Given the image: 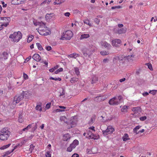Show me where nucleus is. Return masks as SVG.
I'll return each mask as SVG.
<instances>
[{
	"label": "nucleus",
	"instance_id": "nucleus-1",
	"mask_svg": "<svg viewBox=\"0 0 157 157\" xmlns=\"http://www.w3.org/2000/svg\"><path fill=\"white\" fill-rule=\"evenodd\" d=\"M97 48L95 45L90 44L87 48L83 49L82 50V53L86 58H90L94 52L97 50Z\"/></svg>",
	"mask_w": 157,
	"mask_h": 157
},
{
	"label": "nucleus",
	"instance_id": "nucleus-2",
	"mask_svg": "<svg viewBox=\"0 0 157 157\" xmlns=\"http://www.w3.org/2000/svg\"><path fill=\"white\" fill-rule=\"evenodd\" d=\"M11 132L9 128H4L0 131V140L2 141L7 140L10 136Z\"/></svg>",
	"mask_w": 157,
	"mask_h": 157
},
{
	"label": "nucleus",
	"instance_id": "nucleus-3",
	"mask_svg": "<svg viewBox=\"0 0 157 157\" xmlns=\"http://www.w3.org/2000/svg\"><path fill=\"white\" fill-rule=\"evenodd\" d=\"M40 26L38 29V32L41 35L47 36L51 34V31L48 28L45 26L44 23H42V25L40 24Z\"/></svg>",
	"mask_w": 157,
	"mask_h": 157
},
{
	"label": "nucleus",
	"instance_id": "nucleus-4",
	"mask_svg": "<svg viewBox=\"0 0 157 157\" xmlns=\"http://www.w3.org/2000/svg\"><path fill=\"white\" fill-rule=\"evenodd\" d=\"M22 34L20 31L15 32L13 34H10L9 38L11 40L14 42H18L22 38Z\"/></svg>",
	"mask_w": 157,
	"mask_h": 157
},
{
	"label": "nucleus",
	"instance_id": "nucleus-5",
	"mask_svg": "<svg viewBox=\"0 0 157 157\" xmlns=\"http://www.w3.org/2000/svg\"><path fill=\"white\" fill-rule=\"evenodd\" d=\"M73 33L72 32L68 30L64 32L60 38L61 40H70L72 37Z\"/></svg>",
	"mask_w": 157,
	"mask_h": 157
},
{
	"label": "nucleus",
	"instance_id": "nucleus-6",
	"mask_svg": "<svg viewBox=\"0 0 157 157\" xmlns=\"http://www.w3.org/2000/svg\"><path fill=\"white\" fill-rule=\"evenodd\" d=\"M24 94H20L17 95L15 96L13 101V104L15 105L17 103H18L21 100H22L24 98Z\"/></svg>",
	"mask_w": 157,
	"mask_h": 157
},
{
	"label": "nucleus",
	"instance_id": "nucleus-7",
	"mask_svg": "<svg viewBox=\"0 0 157 157\" xmlns=\"http://www.w3.org/2000/svg\"><path fill=\"white\" fill-rule=\"evenodd\" d=\"M78 121V117L75 116L71 117L70 118V122L71 125V127L69 128H72L75 126Z\"/></svg>",
	"mask_w": 157,
	"mask_h": 157
},
{
	"label": "nucleus",
	"instance_id": "nucleus-8",
	"mask_svg": "<svg viewBox=\"0 0 157 157\" xmlns=\"http://www.w3.org/2000/svg\"><path fill=\"white\" fill-rule=\"evenodd\" d=\"M114 130V128L112 126H109L105 130L102 131L103 134L104 135L111 134L113 133Z\"/></svg>",
	"mask_w": 157,
	"mask_h": 157
},
{
	"label": "nucleus",
	"instance_id": "nucleus-9",
	"mask_svg": "<svg viewBox=\"0 0 157 157\" xmlns=\"http://www.w3.org/2000/svg\"><path fill=\"white\" fill-rule=\"evenodd\" d=\"M95 132V130L94 129V126H92L89 127L88 128V130L87 131V133L88 135H89V137L90 138H92L94 139H97V138H94V136L93 135V134L92 133L93 132Z\"/></svg>",
	"mask_w": 157,
	"mask_h": 157
},
{
	"label": "nucleus",
	"instance_id": "nucleus-10",
	"mask_svg": "<svg viewBox=\"0 0 157 157\" xmlns=\"http://www.w3.org/2000/svg\"><path fill=\"white\" fill-rule=\"evenodd\" d=\"M55 17L53 13H47L46 14L45 19L47 21H51L54 19Z\"/></svg>",
	"mask_w": 157,
	"mask_h": 157
},
{
	"label": "nucleus",
	"instance_id": "nucleus-11",
	"mask_svg": "<svg viewBox=\"0 0 157 157\" xmlns=\"http://www.w3.org/2000/svg\"><path fill=\"white\" fill-rule=\"evenodd\" d=\"M109 103L112 105H117L119 104V101H117L116 97H114L109 100Z\"/></svg>",
	"mask_w": 157,
	"mask_h": 157
},
{
	"label": "nucleus",
	"instance_id": "nucleus-12",
	"mask_svg": "<svg viewBox=\"0 0 157 157\" xmlns=\"http://www.w3.org/2000/svg\"><path fill=\"white\" fill-rule=\"evenodd\" d=\"M121 42V41L120 40L116 39L112 41V44L113 46L117 47L119 46L118 44H120Z\"/></svg>",
	"mask_w": 157,
	"mask_h": 157
},
{
	"label": "nucleus",
	"instance_id": "nucleus-13",
	"mask_svg": "<svg viewBox=\"0 0 157 157\" xmlns=\"http://www.w3.org/2000/svg\"><path fill=\"white\" fill-rule=\"evenodd\" d=\"M101 45L107 49L109 50L111 48V46L105 41H101Z\"/></svg>",
	"mask_w": 157,
	"mask_h": 157
},
{
	"label": "nucleus",
	"instance_id": "nucleus-14",
	"mask_svg": "<svg viewBox=\"0 0 157 157\" xmlns=\"http://www.w3.org/2000/svg\"><path fill=\"white\" fill-rule=\"evenodd\" d=\"M8 54L6 52H4L1 55L0 58V60L2 61H3L6 59H7L8 56Z\"/></svg>",
	"mask_w": 157,
	"mask_h": 157
},
{
	"label": "nucleus",
	"instance_id": "nucleus-15",
	"mask_svg": "<svg viewBox=\"0 0 157 157\" xmlns=\"http://www.w3.org/2000/svg\"><path fill=\"white\" fill-rule=\"evenodd\" d=\"M97 149L95 147H93L91 149H88L87 150V152L88 154H95L96 153V152H95L94 151H96Z\"/></svg>",
	"mask_w": 157,
	"mask_h": 157
},
{
	"label": "nucleus",
	"instance_id": "nucleus-16",
	"mask_svg": "<svg viewBox=\"0 0 157 157\" xmlns=\"http://www.w3.org/2000/svg\"><path fill=\"white\" fill-rule=\"evenodd\" d=\"M33 58L36 61H40L41 59V57L37 54H34L33 56Z\"/></svg>",
	"mask_w": 157,
	"mask_h": 157
},
{
	"label": "nucleus",
	"instance_id": "nucleus-17",
	"mask_svg": "<svg viewBox=\"0 0 157 157\" xmlns=\"http://www.w3.org/2000/svg\"><path fill=\"white\" fill-rule=\"evenodd\" d=\"M78 141L76 140H74L73 143L71 144V146L72 147V148L74 149L76 147L78 144Z\"/></svg>",
	"mask_w": 157,
	"mask_h": 157
},
{
	"label": "nucleus",
	"instance_id": "nucleus-18",
	"mask_svg": "<svg viewBox=\"0 0 157 157\" xmlns=\"http://www.w3.org/2000/svg\"><path fill=\"white\" fill-rule=\"evenodd\" d=\"M70 138V136L69 134L67 133L65 134L63 136V140L65 141H67Z\"/></svg>",
	"mask_w": 157,
	"mask_h": 157
},
{
	"label": "nucleus",
	"instance_id": "nucleus-19",
	"mask_svg": "<svg viewBox=\"0 0 157 157\" xmlns=\"http://www.w3.org/2000/svg\"><path fill=\"white\" fill-rule=\"evenodd\" d=\"M79 56L78 54L76 53H73L72 54H70L68 55V57L70 58H73L76 59L77 57Z\"/></svg>",
	"mask_w": 157,
	"mask_h": 157
},
{
	"label": "nucleus",
	"instance_id": "nucleus-20",
	"mask_svg": "<svg viewBox=\"0 0 157 157\" xmlns=\"http://www.w3.org/2000/svg\"><path fill=\"white\" fill-rule=\"evenodd\" d=\"M90 37V35L88 34H82L81 35V36L80 37V39L81 40Z\"/></svg>",
	"mask_w": 157,
	"mask_h": 157
},
{
	"label": "nucleus",
	"instance_id": "nucleus-21",
	"mask_svg": "<svg viewBox=\"0 0 157 157\" xmlns=\"http://www.w3.org/2000/svg\"><path fill=\"white\" fill-rule=\"evenodd\" d=\"M97 100L98 101H103L105 99V97L102 96H99L96 97Z\"/></svg>",
	"mask_w": 157,
	"mask_h": 157
},
{
	"label": "nucleus",
	"instance_id": "nucleus-22",
	"mask_svg": "<svg viewBox=\"0 0 157 157\" xmlns=\"http://www.w3.org/2000/svg\"><path fill=\"white\" fill-rule=\"evenodd\" d=\"M129 106L127 105L124 106L121 109V111L123 112H125L127 111Z\"/></svg>",
	"mask_w": 157,
	"mask_h": 157
},
{
	"label": "nucleus",
	"instance_id": "nucleus-23",
	"mask_svg": "<svg viewBox=\"0 0 157 157\" xmlns=\"http://www.w3.org/2000/svg\"><path fill=\"white\" fill-rule=\"evenodd\" d=\"M141 127V126L140 125L137 126H136L133 129V131L134 133H136V134H137L139 133V132H137V131Z\"/></svg>",
	"mask_w": 157,
	"mask_h": 157
},
{
	"label": "nucleus",
	"instance_id": "nucleus-24",
	"mask_svg": "<svg viewBox=\"0 0 157 157\" xmlns=\"http://www.w3.org/2000/svg\"><path fill=\"white\" fill-rule=\"evenodd\" d=\"M98 81V77L95 76H93L92 77V83H96Z\"/></svg>",
	"mask_w": 157,
	"mask_h": 157
},
{
	"label": "nucleus",
	"instance_id": "nucleus-25",
	"mask_svg": "<svg viewBox=\"0 0 157 157\" xmlns=\"http://www.w3.org/2000/svg\"><path fill=\"white\" fill-rule=\"evenodd\" d=\"M18 121L20 123H22L24 121L23 117L21 114H19V115Z\"/></svg>",
	"mask_w": 157,
	"mask_h": 157
},
{
	"label": "nucleus",
	"instance_id": "nucleus-26",
	"mask_svg": "<svg viewBox=\"0 0 157 157\" xmlns=\"http://www.w3.org/2000/svg\"><path fill=\"white\" fill-rule=\"evenodd\" d=\"M55 2H54L55 5L59 4L62 2H64L65 0H55Z\"/></svg>",
	"mask_w": 157,
	"mask_h": 157
},
{
	"label": "nucleus",
	"instance_id": "nucleus-27",
	"mask_svg": "<svg viewBox=\"0 0 157 157\" xmlns=\"http://www.w3.org/2000/svg\"><path fill=\"white\" fill-rule=\"evenodd\" d=\"M36 45L38 49L40 51H42L44 50L42 47L41 44L38 43H37L36 44Z\"/></svg>",
	"mask_w": 157,
	"mask_h": 157
},
{
	"label": "nucleus",
	"instance_id": "nucleus-28",
	"mask_svg": "<svg viewBox=\"0 0 157 157\" xmlns=\"http://www.w3.org/2000/svg\"><path fill=\"white\" fill-rule=\"evenodd\" d=\"M128 136L127 134L125 133L124 134V136L123 137V139L124 141H126L129 139L128 138Z\"/></svg>",
	"mask_w": 157,
	"mask_h": 157
},
{
	"label": "nucleus",
	"instance_id": "nucleus-29",
	"mask_svg": "<svg viewBox=\"0 0 157 157\" xmlns=\"http://www.w3.org/2000/svg\"><path fill=\"white\" fill-rule=\"evenodd\" d=\"M78 78L73 77L71 78L70 80V82L71 83H74L77 82L78 81Z\"/></svg>",
	"mask_w": 157,
	"mask_h": 157
},
{
	"label": "nucleus",
	"instance_id": "nucleus-30",
	"mask_svg": "<svg viewBox=\"0 0 157 157\" xmlns=\"http://www.w3.org/2000/svg\"><path fill=\"white\" fill-rule=\"evenodd\" d=\"M36 110L41 111L42 108L41 104L37 105L36 107Z\"/></svg>",
	"mask_w": 157,
	"mask_h": 157
},
{
	"label": "nucleus",
	"instance_id": "nucleus-31",
	"mask_svg": "<svg viewBox=\"0 0 157 157\" xmlns=\"http://www.w3.org/2000/svg\"><path fill=\"white\" fill-rule=\"evenodd\" d=\"M126 32V30L123 28L120 29H118V33L119 34H122L123 33H124Z\"/></svg>",
	"mask_w": 157,
	"mask_h": 157
},
{
	"label": "nucleus",
	"instance_id": "nucleus-32",
	"mask_svg": "<svg viewBox=\"0 0 157 157\" xmlns=\"http://www.w3.org/2000/svg\"><path fill=\"white\" fill-rule=\"evenodd\" d=\"M96 116L95 115H94L92 116L90 120V124H92L95 121Z\"/></svg>",
	"mask_w": 157,
	"mask_h": 157
},
{
	"label": "nucleus",
	"instance_id": "nucleus-33",
	"mask_svg": "<svg viewBox=\"0 0 157 157\" xmlns=\"http://www.w3.org/2000/svg\"><path fill=\"white\" fill-rule=\"evenodd\" d=\"M100 53L101 55L102 56H105L108 55L109 53V52L108 51H104L101 52Z\"/></svg>",
	"mask_w": 157,
	"mask_h": 157
},
{
	"label": "nucleus",
	"instance_id": "nucleus-34",
	"mask_svg": "<svg viewBox=\"0 0 157 157\" xmlns=\"http://www.w3.org/2000/svg\"><path fill=\"white\" fill-rule=\"evenodd\" d=\"M10 145H11V144H9L7 145L3 146L1 147L0 148V149L1 150H4L5 149H6L8 148L10 146Z\"/></svg>",
	"mask_w": 157,
	"mask_h": 157
},
{
	"label": "nucleus",
	"instance_id": "nucleus-35",
	"mask_svg": "<svg viewBox=\"0 0 157 157\" xmlns=\"http://www.w3.org/2000/svg\"><path fill=\"white\" fill-rule=\"evenodd\" d=\"M60 120L61 121H63L64 122L67 123V119L66 117L62 116L60 118Z\"/></svg>",
	"mask_w": 157,
	"mask_h": 157
},
{
	"label": "nucleus",
	"instance_id": "nucleus-36",
	"mask_svg": "<svg viewBox=\"0 0 157 157\" xmlns=\"http://www.w3.org/2000/svg\"><path fill=\"white\" fill-rule=\"evenodd\" d=\"M84 23L85 24H86L87 25H89L90 26H92V25H91V24L90 23V21L87 20V19H86V20H85L84 21Z\"/></svg>",
	"mask_w": 157,
	"mask_h": 157
},
{
	"label": "nucleus",
	"instance_id": "nucleus-37",
	"mask_svg": "<svg viewBox=\"0 0 157 157\" xmlns=\"http://www.w3.org/2000/svg\"><path fill=\"white\" fill-rule=\"evenodd\" d=\"M34 36L32 35H30L29 36L28 40H27V42L29 43L33 39Z\"/></svg>",
	"mask_w": 157,
	"mask_h": 157
},
{
	"label": "nucleus",
	"instance_id": "nucleus-38",
	"mask_svg": "<svg viewBox=\"0 0 157 157\" xmlns=\"http://www.w3.org/2000/svg\"><path fill=\"white\" fill-rule=\"evenodd\" d=\"M64 110L62 109H56L54 110L53 111V112L54 113H58V112H64Z\"/></svg>",
	"mask_w": 157,
	"mask_h": 157
},
{
	"label": "nucleus",
	"instance_id": "nucleus-39",
	"mask_svg": "<svg viewBox=\"0 0 157 157\" xmlns=\"http://www.w3.org/2000/svg\"><path fill=\"white\" fill-rule=\"evenodd\" d=\"M134 58V56L133 55H131V56H128L127 57V59L128 61L130 60H133Z\"/></svg>",
	"mask_w": 157,
	"mask_h": 157
},
{
	"label": "nucleus",
	"instance_id": "nucleus-40",
	"mask_svg": "<svg viewBox=\"0 0 157 157\" xmlns=\"http://www.w3.org/2000/svg\"><path fill=\"white\" fill-rule=\"evenodd\" d=\"M63 69L62 68H60L56 70L54 73V74H58L59 72L62 71Z\"/></svg>",
	"mask_w": 157,
	"mask_h": 157
},
{
	"label": "nucleus",
	"instance_id": "nucleus-41",
	"mask_svg": "<svg viewBox=\"0 0 157 157\" xmlns=\"http://www.w3.org/2000/svg\"><path fill=\"white\" fill-rule=\"evenodd\" d=\"M16 147H17L15 146L14 147V148L11 151H6V155H8L10 154L11 153L13 152V151L14 150V149L15 148H16Z\"/></svg>",
	"mask_w": 157,
	"mask_h": 157
},
{
	"label": "nucleus",
	"instance_id": "nucleus-42",
	"mask_svg": "<svg viewBox=\"0 0 157 157\" xmlns=\"http://www.w3.org/2000/svg\"><path fill=\"white\" fill-rule=\"evenodd\" d=\"M157 92V90H150L149 92L150 94H151L153 95H155Z\"/></svg>",
	"mask_w": 157,
	"mask_h": 157
},
{
	"label": "nucleus",
	"instance_id": "nucleus-43",
	"mask_svg": "<svg viewBox=\"0 0 157 157\" xmlns=\"http://www.w3.org/2000/svg\"><path fill=\"white\" fill-rule=\"evenodd\" d=\"M74 70L75 72V74L77 75H79V74H80V72L79 71V69H78V68L77 67H75L74 68Z\"/></svg>",
	"mask_w": 157,
	"mask_h": 157
},
{
	"label": "nucleus",
	"instance_id": "nucleus-44",
	"mask_svg": "<svg viewBox=\"0 0 157 157\" xmlns=\"http://www.w3.org/2000/svg\"><path fill=\"white\" fill-rule=\"evenodd\" d=\"M35 146H33V144H31L30 146V148L29 149V151L30 152H32L34 149Z\"/></svg>",
	"mask_w": 157,
	"mask_h": 157
},
{
	"label": "nucleus",
	"instance_id": "nucleus-45",
	"mask_svg": "<svg viewBox=\"0 0 157 157\" xmlns=\"http://www.w3.org/2000/svg\"><path fill=\"white\" fill-rule=\"evenodd\" d=\"M9 25V22H7L6 23H3L1 25V28L2 29L3 28V26H4L5 27H7L8 25Z\"/></svg>",
	"mask_w": 157,
	"mask_h": 157
},
{
	"label": "nucleus",
	"instance_id": "nucleus-46",
	"mask_svg": "<svg viewBox=\"0 0 157 157\" xmlns=\"http://www.w3.org/2000/svg\"><path fill=\"white\" fill-rule=\"evenodd\" d=\"M25 1V0H18V1H17V5L22 4L24 3Z\"/></svg>",
	"mask_w": 157,
	"mask_h": 157
},
{
	"label": "nucleus",
	"instance_id": "nucleus-47",
	"mask_svg": "<svg viewBox=\"0 0 157 157\" xmlns=\"http://www.w3.org/2000/svg\"><path fill=\"white\" fill-rule=\"evenodd\" d=\"M116 99L118 101H119V104L121 102L122 97L121 96H119L117 97H116Z\"/></svg>",
	"mask_w": 157,
	"mask_h": 157
},
{
	"label": "nucleus",
	"instance_id": "nucleus-48",
	"mask_svg": "<svg viewBox=\"0 0 157 157\" xmlns=\"http://www.w3.org/2000/svg\"><path fill=\"white\" fill-rule=\"evenodd\" d=\"M49 78L51 80H55V81L59 80V81H60L61 80V79L60 78H53L52 77H51L50 78Z\"/></svg>",
	"mask_w": 157,
	"mask_h": 157
},
{
	"label": "nucleus",
	"instance_id": "nucleus-49",
	"mask_svg": "<svg viewBox=\"0 0 157 157\" xmlns=\"http://www.w3.org/2000/svg\"><path fill=\"white\" fill-rule=\"evenodd\" d=\"M31 124H29L26 128H23L22 129L23 131H25L31 128Z\"/></svg>",
	"mask_w": 157,
	"mask_h": 157
},
{
	"label": "nucleus",
	"instance_id": "nucleus-50",
	"mask_svg": "<svg viewBox=\"0 0 157 157\" xmlns=\"http://www.w3.org/2000/svg\"><path fill=\"white\" fill-rule=\"evenodd\" d=\"M140 110V108L138 107H134L132 109V111L134 112H138Z\"/></svg>",
	"mask_w": 157,
	"mask_h": 157
},
{
	"label": "nucleus",
	"instance_id": "nucleus-51",
	"mask_svg": "<svg viewBox=\"0 0 157 157\" xmlns=\"http://www.w3.org/2000/svg\"><path fill=\"white\" fill-rule=\"evenodd\" d=\"M73 149L74 148H72V147L71 146V145H70L67 148V151L68 152H71Z\"/></svg>",
	"mask_w": 157,
	"mask_h": 157
},
{
	"label": "nucleus",
	"instance_id": "nucleus-52",
	"mask_svg": "<svg viewBox=\"0 0 157 157\" xmlns=\"http://www.w3.org/2000/svg\"><path fill=\"white\" fill-rule=\"evenodd\" d=\"M17 1H18V0H12L11 3L12 4L17 5Z\"/></svg>",
	"mask_w": 157,
	"mask_h": 157
},
{
	"label": "nucleus",
	"instance_id": "nucleus-53",
	"mask_svg": "<svg viewBox=\"0 0 157 157\" xmlns=\"http://www.w3.org/2000/svg\"><path fill=\"white\" fill-rule=\"evenodd\" d=\"M50 105H51V103H48L46 105L45 109H49L50 107Z\"/></svg>",
	"mask_w": 157,
	"mask_h": 157
},
{
	"label": "nucleus",
	"instance_id": "nucleus-54",
	"mask_svg": "<svg viewBox=\"0 0 157 157\" xmlns=\"http://www.w3.org/2000/svg\"><path fill=\"white\" fill-rule=\"evenodd\" d=\"M100 21V19L97 18H95L94 19V21L97 24H99Z\"/></svg>",
	"mask_w": 157,
	"mask_h": 157
},
{
	"label": "nucleus",
	"instance_id": "nucleus-55",
	"mask_svg": "<svg viewBox=\"0 0 157 157\" xmlns=\"http://www.w3.org/2000/svg\"><path fill=\"white\" fill-rule=\"evenodd\" d=\"M147 119V117L146 116H143L140 117V119L141 121H144L146 120Z\"/></svg>",
	"mask_w": 157,
	"mask_h": 157
},
{
	"label": "nucleus",
	"instance_id": "nucleus-56",
	"mask_svg": "<svg viewBox=\"0 0 157 157\" xmlns=\"http://www.w3.org/2000/svg\"><path fill=\"white\" fill-rule=\"evenodd\" d=\"M122 7L120 6H113L111 7V9H120Z\"/></svg>",
	"mask_w": 157,
	"mask_h": 157
},
{
	"label": "nucleus",
	"instance_id": "nucleus-57",
	"mask_svg": "<svg viewBox=\"0 0 157 157\" xmlns=\"http://www.w3.org/2000/svg\"><path fill=\"white\" fill-rule=\"evenodd\" d=\"M46 157H51V154L49 152H47L45 154Z\"/></svg>",
	"mask_w": 157,
	"mask_h": 157
},
{
	"label": "nucleus",
	"instance_id": "nucleus-58",
	"mask_svg": "<svg viewBox=\"0 0 157 157\" xmlns=\"http://www.w3.org/2000/svg\"><path fill=\"white\" fill-rule=\"evenodd\" d=\"M147 66H148V68L151 70H152V66H151V65L149 63H148L147 64Z\"/></svg>",
	"mask_w": 157,
	"mask_h": 157
},
{
	"label": "nucleus",
	"instance_id": "nucleus-59",
	"mask_svg": "<svg viewBox=\"0 0 157 157\" xmlns=\"http://www.w3.org/2000/svg\"><path fill=\"white\" fill-rule=\"evenodd\" d=\"M45 49L48 51L51 50L52 49V47L50 46H46L45 47Z\"/></svg>",
	"mask_w": 157,
	"mask_h": 157
},
{
	"label": "nucleus",
	"instance_id": "nucleus-60",
	"mask_svg": "<svg viewBox=\"0 0 157 157\" xmlns=\"http://www.w3.org/2000/svg\"><path fill=\"white\" fill-rule=\"evenodd\" d=\"M23 77L25 79H27L28 78V75L25 73H24L23 74Z\"/></svg>",
	"mask_w": 157,
	"mask_h": 157
},
{
	"label": "nucleus",
	"instance_id": "nucleus-61",
	"mask_svg": "<svg viewBox=\"0 0 157 157\" xmlns=\"http://www.w3.org/2000/svg\"><path fill=\"white\" fill-rule=\"evenodd\" d=\"M27 140H28L25 139V140H24L22 141L21 142V145H22L23 144H25L26 143V142L27 141Z\"/></svg>",
	"mask_w": 157,
	"mask_h": 157
},
{
	"label": "nucleus",
	"instance_id": "nucleus-62",
	"mask_svg": "<svg viewBox=\"0 0 157 157\" xmlns=\"http://www.w3.org/2000/svg\"><path fill=\"white\" fill-rule=\"evenodd\" d=\"M103 62L105 63H107L109 62V59L107 58L105 59H103Z\"/></svg>",
	"mask_w": 157,
	"mask_h": 157
},
{
	"label": "nucleus",
	"instance_id": "nucleus-63",
	"mask_svg": "<svg viewBox=\"0 0 157 157\" xmlns=\"http://www.w3.org/2000/svg\"><path fill=\"white\" fill-rule=\"evenodd\" d=\"M70 13L69 12H66L64 13V15L66 17H69L70 15Z\"/></svg>",
	"mask_w": 157,
	"mask_h": 157
},
{
	"label": "nucleus",
	"instance_id": "nucleus-64",
	"mask_svg": "<svg viewBox=\"0 0 157 157\" xmlns=\"http://www.w3.org/2000/svg\"><path fill=\"white\" fill-rule=\"evenodd\" d=\"M71 157H79V155L77 154H74L72 155Z\"/></svg>",
	"mask_w": 157,
	"mask_h": 157
}]
</instances>
